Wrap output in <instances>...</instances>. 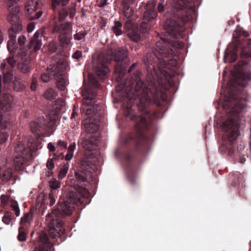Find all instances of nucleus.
Instances as JSON below:
<instances>
[{
	"mask_svg": "<svg viewBox=\"0 0 251 251\" xmlns=\"http://www.w3.org/2000/svg\"><path fill=\"white\" fill-rule=\"evenodd\" d=\"M141 75L140 72H137L135 74V75H137L136 78V85H135V91L136 92H139L144 85L143 81L140 78L139 75Z\"/></svg>",
	"mask_w": 251,
	"mask_h": 251,
	"instance_id": "473e14b6",
	"label": "nucleus"
},
{
	"mask_svg": "<svg viewBox=\"0 0 251 251\" xmlns=\"http://www.w3.org/2000/svg\"><path fill=\"white\" fill-rule=\"evenodd\" d=\"M13 176V171L11 168L4 169L1 175V178L3 181H8L11 179Z\"/></svg>",
	"mask_w": 251,
	"mask_h": 251,
	"instance_id": "7c9ffc66",
	"label": "nucleus"
},
{
	"mask_svg": "<svg viewBox=\"0 0 251 251\" xmlns=\"http://www.w3.org/2000/svg\"><path fill=\"white\" fill-rule=\"evenodd\" d=\"M15 151L20 153L21 155H29L30 154L29 150L26 149L22 141H18L15 147Z\"/></svg>",
	"mask_w": 251,
	"mask_h": 251,
	"instance_id": "bb28decb",
	"label": "nucleus"
},
{
	"mask_svg": "<svg viewBox=\"0 0 251 251\" xmlns=\"http://www.w3.org/2000/svg\"><path fill=\"white\" fill-rule=\"evenodd\" d=\"M188 4L187 0H175L174 8L176 11L183 10Z\"/></svg>",
	"mask_w": 251,
	"mask_h": 251,
	"instance_id": "c85d7f7f",
	"label": "nucleus"
},
{
	"mask_svg": "<svg viewBox=\"0 0 251 251\" xmlns=\"http://www.w3.org/2000/svg\"><path fill=\"white\" fill-rule=\"evenodd\" d=\"M43 31L42 29L38 30L31 38L29 44V48H32L36 51L39 50L42 45V37L43 36Z\"/></svg>",
	"mask_w": 251,
	"mask_h": 251,
	"instance_id": "ddd939ff",
	"label": "nucleus"
},
{
	"mask_svg": "<svg viewBox=\"0 0 251 251\" xmlns=\"http://www.w3.org/2000/svg\"><path fill=\"white\" fill-rule=\"evenodd\" d=\"M81 140L82 147L85 149L91 151L96 149L97 141L95 137H92L89 139H85L82 138Z\"/></svg>",
	"mask_w": 251,
	"mask_h": 251,
	"instance_id": "a211bd4d",
	"label": "nucleus"
},
{
	"mask_svg": "<svg viewBox=\"0 0 251 251\" xmlns=\"http://www.w3.org/2000/svg\"><path fill=\"white\" fill-rule=\"evenodd\" d=\"M61 182L53 179L50 181V186L52 189H56L60 187Z\"/></svg>",
	"mask_w": 251,
	"mask_h": 251,
	"instance_id": "49530a36",
	"label": "nucleus"
},
{
	"mask_svg": "<svg viewBox=\"0 0 251 251\" xmlns=\"http://www.w3.org/2000/svg\"><path fill=\"white\" fill-rule=\"evenodd\" d=\"M67 35H59V37L60 45L63 48H67L70 43V40Z\"/></svg>",
	"mask_w": 251,
	"mask_h": 251,
	"instance_id": "f704fd0d",
	"label": "nucleus"
},
{
	"mask_svg": "<svg viewBox=\"0 0 251 251\" xmlns=\"http://www.w3.org/2000/svg\"><path fill=\"white\" fill-rule=\"evenodd\" d=\"M25 8L30 20L38 19L43 14L42 11L39 10V4L38 0H28Z\"/></svg>",
	"mask_w": 251,
	"mask_h": 251,
	"instance_id": "6e6552de",
	"label": "nucleus"
},
{
	"mask_svg": "<svg viewBox=\"0 0 251 251\" xmlns=\"http://www.w3.org/2000/svg\"><path fill=\"white\" fill-rule=\"evenodd\" d=\"M237 95H224L223 107L230 109L229 112L233 114L240 113L244 107L242 100H237Z\"/></svg>",
	"mask_w": 251,
	"mask_h": 251,
	"instance_id": "423d86ee",
	"label": "nucleus"
},
{
	"mask_svg": "<svg viewBox=\"0 0 251 251\" xmlns=\"http://www.w3.org/2000/svg\"><path fill=\"white\" fill-rule=\"evenodd\" d=\"M112 55L113 50L111 49L102 52L99 55L97 62L96 64L94 65L93 69L100 78H104L109 72V70L106 64L111 62Z\"/></svg>",
	"mask_w": 251,
	"mask_h": 251,
	"instance_id": "20e7f679",
	"label": "nucleus"
},
{
	"mask_svg": "<svg viewBox=\"0 0 251 251\" xmlns=\"http://www.w3.org/2000/svg\"><path fill=\"white\" fill-rule=\"evenodd\" d=\"M131 84H129V85L126 86L125 84L121 83L119 84L118 86L116 87V91L117 93H121L123 91H125V89L126 90V94H127V91H129L132 88Z\"/></svg>",
	"mask_w": 251,
	"mask_h": 251,
	"instance_id": "72a5a7b5",
	"label": "nucleus"
},
{
	"mask_svg": "<svg viewBox=\"0 0 251 251\" xmlns=\"http://www.w3.org/2000/svg\"><path fill=\"white\" fill-rule=\"evenodd\" d=\"M122 24L119 21H115L114 25L112 27V31L116 36H120L122 34Z\"/></svg>",
	"mask_w": 251,
	"mask_h": 251,
	"instance_id": "c756f323",
	"label": "nucleus"
},
{
	"mask_svg": "<svg viewBox=\"0 0 251 251\" xmlns=\"http://www.w3.org/2000/svg\"><path fill=\"white\" fill-rule=\"evenodd\" d=\"M26 41V38L25 36L22 35L18 38V42L20 46L24 45Z\"/></svg>",
	"mask_w": 251,
	"mask_h": 251,
	"instance_id": "bf43d9fd",
	"label": "nucleus"
},
{
	"mask_svg": "<svg viewBox=\"0 0 251 251\" xmlns=\"http://www.w3.org/2000/svg\"><path fill=\"white\" fill-rule=\"evenodd\" d=\"M46 233H40L37 241L35 242V247L33 251H53L52 245L48 241Z\"/></svg>",
	"mask_w": 251,
	"mask_h": 251,
	"instance_id": "9b49d317",
	"label": "nucleus"
},
{
	"mask_svg": "<svg viewBox=\"0 0 251 251\" xmlns=\"http://www.w3.org/2000/svg\"><path fill=\"white\" fill-rule=\"evenodd\" d=\"M146 22L147 21H144V22L141 24L140 30L143 32H146L147 31V24Z\"/></svg>",
	"mask_w": 251,
	"mask_h": 251,
	"instance_id": "338daca9",
	"label": "nucleus"
},
{
	"mask_svg": "<svg viewBox=\"0 0 251 251\" xmlns=\"http://www.w3.org/2000/svg\"><path fill=\"white\" fill-rule=\"evenodd\" d=\"M115 73L116 75V80L120 81L124 77L125 74V68L119 64L115 66Z\"/></svg>",
	"mask_w": 251,
	"mask_h": 251,
	"instance_id": "393cba45",
	"label": "nucleus"
},
{
	"mask_svg": "<svg viewBox=\"0 0 251 251\" xmlns=\"http://www.w3.org/2000/svg\"><path fill=\"white\" fill-rule=\"evenodd\" d=\"M83 126L87 133H94L98 131L99 125L87 120L84 122Z\"/></svg>",
	"mask_w": 251,
	"mask_h": 251,
	"instance_id": "6ab92c4d",
	"label": "nucleus"
},
{
	"mask_svg": "<svg viewBox=\"0 0 251 251\" xmlns=\"http://www.w3.org/2000/svg\"><path fill=\"white\" fill-rule=\"evenodd\" d=\"M82 57V52L80 50L75 51L72 55V57L75 59H79Z\"/></svg>",
	"mask_w": 251,
	"mask_h": 251,
	"instance_id": "6e6d98bb",
	"label": "nucleus"
},
{
	"mask_svg": "<svg viewBox=\"0 0 251 251\" xmlns=\"http://www.w3.org/2000/svg\"><path fill=\"white\" fill-rule=\"evenodd\" d=\"M47 167L49 170H52L54 167V165L53 162V160L52 159H49L47 161V164H46Z\"/></svg>",
	"mask_w": 251,
	"mask_h": 251,
	"instance_id": "13d9d810",
	"label": "nucleus"
},
{
	"mask_svg": "<svg viewBox=\"0 0 251 251\" xmlns=\"http://www.w3.org/2000/svg\"><path fill=\"white\" fill-rule=\"evenodd\" d=\"M128 50L126 47L119 48L114 52V59L117 62L122 61L127 56Z\"/></svg>",
	"mask_w": 251,
	"mask_h": 251,
	"instance_id": "f3484780",
	"label": "nucleus"
},
{
	"mask_svg": "<svg viewBox=\"0 0 251 251\" xmlns=\"http://www.w3.org/2000/svg\"><path fill=\"white\" fill-rule=\"evenodd\" d=\"M11 220L12 213L9 211L5 212L2 218V222L6 225H9L10 224Z\"/></svg>",
	"mask_w": 251,
	"mask_h": 251,
	"instance_id": "37998d69",
	"label": "nucleus"
},
{
	"mask_svg": "<svg viewBox=\"0 0 251 251\" xmlns=\"http://www.w3.org/2000/svg\"><path fill=\"white\" fill-rule=\"evenodd\" d=\"M0 203L2 205H6L9 201V197L7 195L3 194L0 198Z\"/></svg>",
	"mask_w": 251,
	"mask_h": 251,
	"instance_id": "603ef678",
	"label": "nucleus"
},
{
	"mask_svg": "<svg viewBox=\"0 0 251 251\" xmlns=\"http://www.w3.org/2000/svg\"><path fill=\"white\" fill-rule=\"evenodd\" d=\"M67 201H69L74 205L79 201V197L77 192L75 191H71L68 194V198Z\"/></svg>",
	"mask_w": 251,
	"mask_h": 251,
	"instance_id": "cd10ccee",
	"label": "nucleus"
},
{
	"mask_svg": "<svg viewBox=\"0 0 251 251\" xmlns=\"http://www.w3.org/2000/svg\"><path fill=\"white\" fill-rule=\"evenodd\" d=\"M8 134L7 133L2 132H0V144L4 143L7 139Z\"/></svg>",
	"mask_w": 251,
	"mask_h": 251,
	"instance_id": "5fc2aeb1",
	"label": "nucleus"
},
{
	"mask_svg": "<svg viewBox=\"0 0 251 251\" xmlns=\"http://www.w3.org/2000/svg\"><path fill=\"white\" fill-rule=\"evenodd\" d=\"M95 95H84L82 100V109L90 117L98 111V105L95 104Z\"/></svg>",
	"mask_w": 251,
	"mask_h": 251,
	"instance_id": "0eeeda50",
	"label": "nucleus"
},
{
	"mask_svg": "<svg viewBox=\"0 0 251 251\" xmlns=\"http://www.w3.org/2000/svg\"><path fill=\"white\" fill-rule=\"evenodd\" d=\"M18 239L20 241H24L25 240L26 237L25 233L24 232H19V233L18 236Z\"/></svg>",
	"mask_w": 251,
	"mask_h": 251,
	"instance_id": "69168bd1",
	"label": "nucleus"
},
{
	"mask_svg": "<svg viewBox=\"0 0 251 251\" xmlns=\"http://www.w3.org/2000/svg\"><path fill=\"white\" fill-rule=\"evenodd\" d=\"M12 105L11 95H1L0 97V110L9 111L11 109Z\"/></svg>",
	"mask_w": 251,
	"mask_h": 251,
	"instance_id": "2eb2a0df",
	"label": "nucleus"
},
{
	"mask_svg": "<svg viewBox=\"0 0 251 251\" xmlns=\"http://www.w3.org/2000/svg\"><path fill=\"white\" fill-rule=\"evenodd\" d=\"M54 106L56 110H60L63 107H65L66 105L65 101L62 99H57L54 102Z\"/></svg>",
	"mask_w": 251,
	"mask_h": 251,
	"instance_id": "79ce46f5",
	"label": "nucleus"
},
{
	"mask_svg": "<svg viewBox=\"0 0 251 251\" xmlns=\"http://www.w3.org/2000/svg\"><path fill=\"white\" fill-rule=\"evenodd\" d=\"M164 28L166 30L167 33L172 37L174 38H181L183 37L182 32L184 31V28L178 25L173 23L170 20H167L166 21Z\"/></svg>",
	"mask_w": 251,
	"mask_h": 251,
	"instance_id": "1a4fd4ad",
	"label": "nucleus"
},
{
	"mask_svg": "<svg viewBox=\"0 0 251 251\" xmlns=\"http://www.w3.org/2000/svg\"><path fill=\"white\" fill-rule=\"evenodd\" d=\"M223 128L225 129H231L228 135L229 141L233 143L240 135L239 130V125L238 123H235V120L229 119L223 124Z\"/></svg>",
	"mask_w": 251,
	"mask_h": 251,
	"instance_id": "9d476101",
	"label": "nucleus"
},
{
	"mask_svg": "<svg viewBox=\"0 0 251 251\" xmlns=\"http://www.w3.org/2000/svg\"><path fill=\"white\" fill-rule=\"evenodd\" d=\"M37 83V79L35 77H33L30 85V88L32 91H35L36 90Z\"/></svg>",
	"mask_w": 251,
	"mask_h": 251,
	"instance_id": "052dcab7",
	"label": "nucleus"
},
{
	"mask_svg": "<svg viewBox=\"0 0 251 251\" xmlns=\"http://www.w3.org/2000/svg\"><path fill=\"white\" fill-rule=\"evenodd\" d=\"M146 126V117H142L140 119V121L139 123H138L136 125V127L140 130L142 128H144Z\"/></svg>",
	"mask_w": 251,
	"mask_h": 251,
	"instance_id": "de8ad7c7",
	"label": "nucleus"
},
{
	"mask_svg": "<svg viewBox=\"0 0 251 251\" xmlns=\"http://www.w3.org/2000/svg\"><path fill=\"white\" fill-rule=\"evenodd\" d=\"M147 10L144 14V20L150 22L156 18L157 13L154 9L153 2H149L146 5Z\"/></svg>",
	"mask_w": 251,
	"mask_h": 251,
	"instance_id": "4468645a",
	"label": "nucleus"
},
{
	"mask_svg": "<svg viewBox=\"0 0 251 251\" xmlns=\"http://www.w3.org/2000/svg\"><path fill=\"white\" fill-rule=\"evenodd\" d=\"M11 30L14 33H17L22 30V26L18 22L17 23L11 25Z\"/></svg>",
	"mask_w": 251,
	"mask_h": 251,
	"instance_id": "09e8293b",
	"label": "nucleus"
},
{
	"mask_svg": "<svg viewBox=\"0 0 251 251\" xmlns=\"http://www.w3.org/2000/svg\"><path fill=\"white\" fill-rule=\"evenodd\" d=\"M49 199L50 200V205L54 204L55 203V202L56 200H55L54 196L53 195V194L51 192H50L49 194Z\"/></svg>",
	"mask_w": 251,
	"mask_h": 251,
	"instance_id": "774afa93",
	"label": "nucleus"
},
{
	"mask_svg": "<svg viewBox=\"0 0 251 251\" xmlns=\"http://www.w3.org/2000/svg\"><path fill=\"white\" fill-rule=\"evenodd\" d=\"M72 31V25L70 23L67 22L59 24L55 23L53 25L52 32L57 33L60 35H68Z\"/></svg>",
	"mask_w": 251,
	"mask_h": 251,
	"instance_id": "f8f14e48",
	"label": "nucleus"
},
{
	"mask_svg": "<svg viewBox=\"0 0 251 251\" xmlns=\"http://www.w3.org/2000/svg\"><path fill=\"white\" fill-rule=\"evenodd\" d=\"M13 120V118L11 119V116L9 115H7L5 118L3 119L2 115L0 114V127L2 129L10 128Z\"/></svg>",
	"mask_w": 251,
	"mask_h": 251,
	"instance_id": "a878e982",
	"label": "nucleus"
},
{
	"mask_svg": "<svg viewBox=\"0 0 251 251\" xmlns=\"http://www.w3.org/2000/svg\"><path fill=\"white\" fill-rule=\"evenodd\" d=\"M17 67L19 71L24 74L30 73L32 69L31 64L29 62L19 63Z\"/></svg>",
	"mask_w": 251,
	"mask_h": 251,
	"instance_id": "b1692460",
	"label": "nucleus"
},
{
	"mask_svg": "<svg viewBox=\"0 0 251 251\" xmlns=\"http://www.w3.org/2000/svg\"><path fill=\"white\" fill-rule=\"evenodd\" d=\"M69 168L68 163L64 164L60 169V171L58 174V177L59 179H63L66 176Z\"/></svg>",
	"mask_w": 251,
	"mask_h": 251,
	"instance_id": "c9c22d12",
	"label": "nucleus"
},
{
	"mask_svg": "<svg viewBox=\"0 0 251 251\" xmlns=\"http://www.w3.org/2000/svg\"><path fill=\"white\" fill-rule=\"evenodd\" d=\"M167 62L168 65L172 67L176 66L177 64L175 59L163 60V61H160L159 66L157 68H153V78L154 79H156L159 86L161 87V92L168 88V84H172L171 78L168 74L169 68L163 67Z\"/></svg>",
	"mask_w": 251,
	"mask_h": 251,
	"instance_id": "7ed1b4c3",
	"label": "nucleus"
},
{
	"mask_svg": "<svg viewBox=\"0 0 251 251\" xmlns=\"http://www.w3.org/2000/svg\"><path fill=\"white\" fill-rule=\"evenodd\" d=\"M125 28L128 30H130L131 29L132 26H133V24L131 20H128L126 21L125 23Z\"/></svg>",
	"mask_w": 251,
	"mask_h": 251,
	"instance_id": "680f3d73",
	"label": "nucleus"
},
{
	"mask_svg": "<svg viewBox=\"0 0 251 251\" xmlns=\"http://www.w3.org/2000/svg\"><path fill=\"white\" fill-rule=\"evenodd\" d=\"M33 214L31 211L29 212L25 213L22 217L20 224L24 225L25 224H30L32 221Z\"/></svg>",
	"mask_w": 251,
	"mask_h": 251,
	"instance_id": "2f4dec72",
	"label": "nucleus"
},
{
	"mask_svg": "<svg viewBox=\"0 0 251 251\" xmlns=\"http://www.w3.org/2000/svg\"><path fill=\"white\" fill-rule=\"evenodd\" d=\"M68 84L67 78L64 74H60L57 79L56 85L58 89L64 91Z\"/></svg>",
	"mask_w": 251,
	"mask_h": 251,
	"instance_id": "5701e85b",
	"label": "nucleus"
},
{
	"mask_svg": "<svg viewBox=\"0 0 251 251\" xmlns=\"http://www.w3.org/2000/svg\"><path fill=\"white\" fill-rule=\"evenodd\" d=\"M7 7H18L17 3L20 0H4Z\"/></svg>",
	"mask_w": 251,
	"mask_h": 251,
	"instance_id": "3c124183",
	"label": "nucleus"
},
{
	"mask_svg": "<svg viewBox=\"0 0 251 251\" xmlns=\"http://www.w3.org/2000/svg\"><path fill=\"white\" fill-rule=\"evenodd\" d=\"M7 62L12 67H14L16 66V60L14 59V57L11 56L8 57L7 59Z\"/></svg>",
	"mask_w": 251,
	"mask_h": 251,
	"instance_id": "4d7b16f0",
	"label": "nucleus"
},
{
	"mask_svg": "<svg viewBox=\"0 0 251 251\" xmlns=\"http://www.w3.org/2000/svg\"><path fill=\"white\" fill-rule=\"evenodd\" d=\"M127 35L130 39L135 42H137L140 37L139 34L136 30H132L129 31Z\"/></svg>",
	"mask_w": 251,
	"mask_h": 251,
	"instance_id": "a19ab883",
	"label": "nucleus"
},
{
	"mask_svg": "<svg viewBox=\"0 0 251 251\" xmlns=\"http://www.w3.org/2000/svg\"><path fill=\"white\" fill-rule=\"evenodd\" d=\"M74 209V205L68 201L59 204L58 209H54L46 217L45 223L49 227V233L50 237L55 238L61 236L64 231L62 222L58 219V213L70 215Z\"/></svg>",
	"mask_w": 251,
	"mask_h": 251,
	"instance_id": "f257e3e1",
	"label": "nucleus"
},
{
	"mask_svg": "<svg viewBox=\"0 0 251 251\" xmlns=\"http://www.w3.org/2000/svg\"><path fill=\"white\" fill-rule=\"evenodd\" d=\"M16 43V36L14 35L10 34V39L7 42V49L8 50L11 52L14 49V45Z\"/></svg>",
	"mask_w": 251,
	"mask_h": 251,
	"instance_id": "4c0bfd02",
	"label": "nucleus"
},
{
	"mask_svg": "<svg viewBox=\"0 0 251 251\" xmlns=\"http://www.w3.org/2000/svg\"><path fill=\"white\" fill-rule=\"evenodd\" d=\"M141 96L140 102L137 104L139 110L144 111L145 113H148L147 107L151 102L150 100L148 98V95H141Z\"/></svg>",
	"mask_w": 251,
	"mask_h": 251,
	"instance_id": "aec40b11",
	"label": "nucleus"
},
{
	"mask_svg": "<svg viewBox=\"0 0 251 251\" xmlns=\"http://www.w3.org/2000/svg\"><path fill=\"white\" fill-rule=\"evenodd\" d=\"M87 34V32L85 30L77 31L76 33L74 35V38L77 40H80L85 37Z\"/></svg>",
	"mask_w": 251,
	"mask_h": 251,
	"instance_id": "a18cd8bd",
	"label": "nucleus"
},
{
	"mask_svg": "<svg viewBox=\"0 0 251 251\" xmlns=\"http://www.w3.org/2000/svg\"><path fill=\"white\" fill-rule=\"evenodd\" d=\"M41 78L45 82H48L50 80V76L47 74H42L41 75Z\"/></svg>",
	"mask_w": 251,
	"mask_h": 251,
	"instance_id": "0e129e2a",
	"label": "nucleus"
},
{
	"mask_svg": "<svg viewBox=\"0 0 251 251\" xmlns=\"http://www.w3.org/2000/svg\"><path fill=\"white\" fill-rule=\"evenodd\" d=\"M10 206L12 210L15 212L16 216H19L20 214V209L18 202L15 200L10 201Z\"/></svg>",
	"mask_w": 251,
	"mask_h": 251,
	"instance_id": "ea45409f",
	"label": "nucleus"
},
{
	"mask_svg": "<svg viewBox=\"0 0 251 251\" xmlns=\"http://www.w3.org/2000/svg\"><path fill=\"white\" fill-rule=\"evenodd\" d=\"M31 157L30 154L29 155H21L19 154L16 156L13 161L14 164L17 169L21 168L22 166L24 164V162L26 160L30 159Z\"/></svg>",
	"mask_w": 251,
	"mask_h": 251,
	"instance_id": "412c9836",
	"label": "nucleus"
},
{
	"mask_svg": "<svg viewBox=\"0 0 251 251\" xmlns=\"http://www.w3.org/2000/svg\"><path fill=\"white\" fill-rule=\"evenodd\" d=\"M34 28L35 23L34 22H30L27 25V31L28 32L30 33L34 29Z\"/></svg>",
	"mask_w": 251,
	"mask_h": 251,
	"instance_id": "e2e57ef3",
	"label": "nucleus"
},
{
	"mask_svg": "<svg viewBox=\"0 0 251 251\" xmlns=\"http://www.w3.org/2000/svg\"><path fill=\"white\" fill-rule=\"evenodd\" d=\"M68 12L66 9H62L59 12V20L63 21L65 18L68 15Z\"/></svg>",
	"mask_w": 251,
	"mask_h": 251,
	"instance_id": "864d4df0",
	"label": "nucleus"
},
{
	"mask_svg": "<svg viewBox=\"0 0 251 251\" xmlns=\"http://www.w3.org/2000/svg\"><path fill=\"white\" fill-rule=\"evenodd\" d=\"M13 78V75L10 73L5 74L3 78L0 76V92L4 91L7 83L11 81Z\"/></svg>",
	"mask_w": 251,
	"mask_h": 251,
	"instance_id": "4be33fe9",
	"label": "nucleus"
},
{
	"mask_svg": "<svg viewBox=\"0 0 251 251\" xmlns=\"http://www.w3.org/2000/svg\"><path fill=\"white\" fill-rule=\"evenodd\" d=\"M251 80V73H240L228 83V88L231 91H241Z\"/></svg>",
	"mask_w": 251,
	"mask_h": 251,
	"instance_id": "39448f33",
	"label": "nucleus"
},
{
	"mask_svg": "<svg viewBox=\"0 0 251 251\" xmlns=\"http://www.w3.org/2000/svg\"><path fill=\"white\" fill-rule=\"evenodd\" d=\"M123 12L125 17L127 18H130L133 14L134 11L131 7H130L128 4H124Z\"/></svg>",
	"mask_w": 251,
	"mask_h": 251,
	"instance_id": "e433bc0d",
	"label": "nucleus"
},
{
	"mask_svg": "<svg viewBox=\"0 0 251 251\" xmlns=\"http://www.w3.org/2000/svg\"><path fill=\"white\" fill-rule=\"evenodd\" d=\"M8 10L9 12V14L7 17L8 21L11 25L17 23L19 20L18 16V13L20 12L19 8L18 7H8Z\"/></svg>",
	"mask_w": 251,
	"mask_h": 251,
	"instance_id": "dca6fc26",
	"label": "nucleus"
},
{
	"mask_svg": "<svg viewBox=\"0 0 251 251\" xmlns=\"http://www.w3.org/2000/svg\"><path fill=\"white\" fill-rule=\"evenodd\" d=\"M47 70L51 73H53L55 75L58 72V66L57 64H50L47 67Z\"/></svg>",
	"mask_w": 251,
	"mask_h": 251,
	"instance_id": "8fccbe9b",
	"label": "nucleus"
},
{
	"mask_svg": "<svg viewBox=\"0 0 251 251\" xmlns=\"http://www.w3.org/2000/svg\"><path fill=\"white\" fill-rule=\"evenodd\" d=\"M30 128L32 132H36L38 134V131L41 127L38 122H32L30 124Z\"/></svg>",
	"mask_w": 251,
	"mask_h": 251,
	"instance_id": "c03bdc74",
	"label": "nucleus"
},
{
	"mask_svg": "<svg viewBox=\"0 0 251 251\" xmlns=\"http://www.w3.org/2000/svg\"><path fill=\"white\" fill-rule=\"evenodd\" d=\"M70 0H52V8L55 9L57 6L61 5L62 6L66 5Z\"/></svg>",
	"mask_w": 251,
	"mask_h": 251,
	"instance_id": "58836bf2",
	"label": "nucleus"
},
{
	"mask_svg": "<svg viewBox=\"0 0 251 251\" xmlns=\"http://www.w3.org/2000/svg\"><path fill=\"white\" fill-rule=\"evenodd\" d=\"M90 156L83 159L80 163V169L81 171H77L75 173V178L77 180L76 185L78 187H83L82 183H85L87 178V172L93 173L97 170L96 165L98 161V157L93 153Z\"/></svg>",
	"mask_w": 251,
	"mask_h": 251,
	"instance_id": "f03ea898",
	"label": "nucleus"
}]
</instances>
